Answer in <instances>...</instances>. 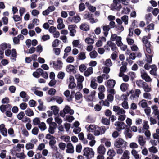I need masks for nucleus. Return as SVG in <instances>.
<instances>
[{"label":"nucleus","instance_id":"f257e3e1","mask_svg":"<svg viewBox=\"0 0 159 159\" xmlns=\"http://www.w3.org/2000/svg\"><path fill=\"white\" fill-rule=\"evenodd\" d=\"M113 110L116 112L118 115H120L118 119H125L126 118V115L124 114L125 111L122 108H120V107L118 106H114L113 107Z\"/></svg>","mask_w":159,"mask_h":159},{"label":"nucleus","instance_id":"f03ea898","mask_svg":"<svg viewBox=\"0 0 159 159\" xmlns=\"http://www.w3.org/2000/svg\"><path fill=\"white\" fill-rule=\"evenodd\" d=\"M127 144V142L121 138L117 139L114 143V145L116 147L120 148H125Z\"/></svg>","mask_w":159,"mask_h":159},{"label":"nucleus","instance_id":"7ed1b4c3","mask_svg":"<svg viewBox=\"0 0 159 159\" xmlns=\"http://www.w3.org/2000/svg\"><path fill=\"white\" fill-rule=\"evenodd\" d=\"M83 155L85 156L87 159H91L93 157L94 152L93 149L89 147L85 148L83 150Z\"/></svg>","mask_w":159,"mask_h":159},{"label":"nucleus","instance_id":"20e7f679","mask_svg":"<svg viewBox=\"0 0 159 159\" xmlns=\"http://www.w3.org/2000/svg\"><path fill=\"white\" fill-rule=\"evenodd\" d=\"M63 110L66 114L69 113L70 114V115L67 114L66 115L65 119H75V118L71 115L74 114V111L73 110L71 109L69 106L68 105L66 106Z\"/></svg>","mask_w":159,"mask_h":159},{"label":"nucleus","instance_id":"39448f33","mask_svg":"<svg viewBox=\"0 0 159 159\" xmlns=\"http://www.w3.org/2000/svg\"><path fill=\"white\" fill-rule=\"evenodd\" d=\"M110 47L113 51L116 50L117 48L116 44L111 41H108L107 44L104 46L105 49L108 51L110 50Z\"/></svg>","mask_w":159,"mask_h":159},{"label":"nucleus","instance_id":"423d86ee","mask_svg":"<svg viewBox=\"0 0 159 159\" xmlns=\"http://www.w3.org/2000/svg\"><path fill=\"white\" fill-rule=\"evenodd\" d=\"M51 109L52 111L53 114L54 115V119H61L59 118V109L57 106H52L51 107Z\"/></svg>","mask_w":159,"mask_h":159},{"label":"nucleus","instance_id":"0eeeda50","mask_svg":"<svg viewBox=\"0 0 159 159\" xmlns=\"http://www.w3.org/2000/svg\"><path fill=\"white\" fill-rule=\"evenodd\" d=\"M111 7L113 9L120 10L122 7L120 0H113Z\"/></svg>","mask_w":159,"mask_h":159},{"label":"nucleus","instance_id":"6e6552de","mask_svg":"<svg viewBox=\"0 0 159 159\" xmlns=\"http://www.w3.org/2000/svg\"><path fill=\"white\" fill-rule=\"evenodd\" d=\"M45 138L47 139L50 140L49 142V144L50 146L54 145L56 143V141L55 139V137L52 135L50 134H47Z\"/></svg>","mask_w":159,"mask_h":159},{"label":"nucleus","instance_id":"1a4fd4ad","mask_svg":"<svg viewBox=\"0 0 159 159\" xmlns=\"http://www.w3.org/2000/svg\"><path fill=\"white\" fill-rule=\"evenodd\" d=\"M106 130V129L104 126L99 127L97 126L94 132V134L96 136H98L100 134H102L104 133Z\"/></svg>","mask_w":159,"mask_h":159},{"label":"nucleus","instance_id":"9d476101","mask_svg":"<svg viewBox=\"0 0 159 159\" xmlns=\"http://www.w3.org/2000/svg\"><path fill=\"white\" fill-rule=\"evenodd\" d=\"M53 68L56 70H60L62 67V63L59 58L57 59L56 62L53 61Z\"/></svg>","mask_w":159,"mask_h":159},{"label":"nucleus","instance_id":"9b49d317","mask_svg":"<svg viewBox=\"0 0 159 159\" xmlns=\"http://www.w3.org/2000/svg\"><path fill=\"white\" fill-rule=\"evenodd\" d=\"M141 77L142 78L145 80L147 82H150L152 80L151 78L149 76L147 73L145 72L143 69H141L140 70Z\"/></svg>","mask_w":159,"mask_h":159},{"label":"nucleus","instance_id":"f8f14e48","mask_svg":"<svg viewBox=\"0 0 159 159\" xmlns=\"http://www.w3.org/2000/svg\"><path fill=\"white\" fill-rule=\"evenodd\" d=\"M115 125L117 126L116 129L118 131H120L121 129H124L125 127L127 126L126 124L122 121L116 122L115 123Z\"/></svg>","mask_w":159,"mask_h":159},{"label":"nucleus","instance_id":"ddd939ff","mask_svg":"<svg viewBox=\"0 0 159 159\" xmlns=\"http://www.w3.org/2000/svg\"><path fill=\"white\" fill-rule=\"evenodd\" d=\"M77 26L75 25H71L68 26V29L70 30V34L71 36H74L76 33L75 28Z\"/></svg>","mask_w":159,"mask_h":159},{"label":"nucleus","instance_id":"4468645a","mask_svg":"<svg viewBox=\"0 0 159 159\" xmlns=\"http://www.w3.org/2000/svg\"><path fill=\"white\" fill-rule=\"evenodd\" d=\"M68 20L71 22L77 23L79 22L81 20V18L79 16H74L72 17H69Z\"/></svg>","mask_w":159,"mask_h":159},{"label":"nucleus","instance_id":"2eb2a0df","mask_svg":"<svg viewBox=\"0 0 159 159\" xmlns=\"http://www.w3.org/2000/svg\"><path fill=\"white\" fill-rule=\"evenodd\" d=\"M116 84L115 81L112 79H110L108 80L107 82V83L105 84L106 86L109 89L113 88Z\"/></svg>","mask_w":159,"mask_h":159},{"label":"nucleus","instance_id":"dca6fc26","mask_svg":"<svg viewBox=\"0 0 159 159\" xmlns=\"http://www.w3.org/2000/svg\"><path fill=\"white\" fill-rule=\"evenodd\" d=\"M67 149L66 150V152L68 153H73L74 152V147L72 144L71 143H68L66 145Z\"/></svg>","mask_w":159,"mask_h":159},{"label":"nucleus","instance_id":"f3484780","mask_svg":"<svg viewBox=\"0 0 159 159\" xmlns=\"http://www.w3.org/2000/svg\"><path fill=\"white\" fill-rule=\"evenodd\" d=\"M20 96L23 98V101L24 102H27L30 98L29 96L25 91L21 92L20 94Z\"/></svg>","mask_w":159,"mask_h":159},{"label":"nucleus","instance_id":"a211bd4d","mask_svg":"<svg viewBox=\"0 0 159 159\" xmlns=\"http://www.w3.org/2000/svg\"><path fill=\"white\" fill-rule=\"evenodd\" d=\"M152 109L153 110L152 114L155 116H157L158 119H159V110H158V107L156 105L151 107Z\"/></svg>","mask_w":159,"mask_h":159},{"label":"nucleus","instance_id":"6ab92c4d","mask_svg":"<svg viewBox=\"0 0 159 159\" xmlns=\"http://www.w3.org/2000/svg\"><path fill=\"white\" fill-rule=\"evenodd\" d=\"M95 93L96 92L94 90L91 92L89 95L85 97L87 100L88 101H92L95 98Z\"/></svg>","mask_w":159,"mask_h":159},{"label":"nucleus","instance_id":"aec40b11","mask_svg":"<svg viewBox=\"0 0 159 159\" xmlns=\"http://www.w3.org/2000/svg\"><path fill=\"white\" fill-rule=\"evenodd\" d=\"M75 99L76 101L78 103H81L82 99L83 97V95L82 93L80 92H77L75 95Z\"/></svg>","mask_w":159,"mask_h":159},{"label":"nucleus","instance_id":"412c9836","mask_svg":"<svg viewBox=\"0 0 159 159\" xmlns=\"http://www.w3.org/2000/svg\"><path fill=\"white\" fill-rule=\"evenodd\" d=\"M151 70L150 71L151 74L153 75L155 77L157 76V68L155 65H152Z\"/></svg>","mask_w":159,"mask_h":159},{"label":"nucleus","instance_id":"4be33fe9","mask_svg":"<svg viewBox=\"0 0 159 159\" xmlns=\"http://www.w3.org/2000/svg\"><path fill=\"white\" fill-rule=\"evenodd\" d=\"M101 28L103 29V34L104 35L107 37L108 34V31L111 29L110 26L103 25L101 26Z\"/></svg>","mask_w":159,"mask_h":159},{"label":"nucleus","instance_id":"5701e85b","mask_svg":"<svg viewBox=\"0 0 159 159\" xmlns=\"http://www.w3.org/2000/svg\"><path fill=\"white\" fill-rule=\"evenodd\" d=\"M66 70L68 72L71 73L72 72L75 73V70L74 66L71 64L68 65L66 68Z\"/></svg>","mask_w":159,"mask_h":159},{"label":"nucleus","instance_id":"b1692460","mask_svg":"<svg viewBox=\"0 0 159 159\" xmlns=\"http://www.w3.org/2000/svg\"><path fill=\"white\" fill-rule=\"evenodd\" d=\"M11 59L12 61H14L16 60V58L17 57L16 51L15 49H13L11 52Z\"/></svg>","mask_w":159,"mask_h":159},{"label":"nucleus","instance_id":"393cba45","mask_svg":"<svg viewBox=\"0 0 159 159\" xmlns=\"http://www.w3.org/2000/svg\"><path fill=\"white\" fill-rule=\"evenodd\" d=\"M97 151L100 154L103 155L105 152V148L103 145H101L97 148Z\"/></svg>","mask_w":159,"mask_h":159},{"label":"nucleus","instance_id":"a878e982","mask_svg":"<svg viewBox=\"0 0 159 159\" xmlns=\"http://www.w3.org/2000/svg\"><path fill=\"white\" fill-rule=\"evenodd\" d=\"M80 29L83 31H87L89 29V25L86 23H82L80 26Z\"/></svg>","mask_w":159,"mask_h":159},{"label":"nucleus","instance_id":"bb28decb","mask_svg":"<svg viewBox=\"0 0 159 159\" xmlns=\"http://www.w3.org/2000/svg\"><path fill=\"white\" fill-rule=\"evenodd\" d=\"M93 73V69L92 67H89L88 68L87 70L84 73V75L86 77L89 76Z\"/></svg>","mask_w":159,"mask_h":159},{"label":"nucleus","instance_id":"cd10ccee","mask_svg":"<svg viewBox=\"0 0 159 159\" xmlns=\"http://www.w3.org/2000/svg\"><path fill=\"white\" fill-rule=\"evenodd\" d=\"M11 48V45L6 43H3L0 45V48L4 51L6 48Z\"/></svg>","mask_w":159,"mask_h":159},{"label":"nucleus","instance_id":"c85d7f7f","mask_svg":"<svg viewBox=\"0 0 159 159\" xmlns=\"http://www.w3.org/2000/svg\"><path fill=\"white\" fill-rule=\"evenodd\" d=\"M139 106L143 108H145L147 107L148 106L147 103V100L144 99L140 101L138 104Z\"/></svg>","mask_w":159,"mask_h":159},{"label":"nucleus","instance_id":"c756f323","mask_svg":"<svg viewBox=\"0 0 159 159\" xmlns=\"http://www.w3.org/2000/svg\"><path fill=\"white\" fill-rule=\"evenodd\" d=\"M105 115L107 116H110V117L109 118V119H110V118H111V119H115V118H116V117L113 115H111V114L112 113L111 111H110L109 109H107L106 110L105 112Z\"/></svg>","mask_w":159,"mask_h":159},{"label":"nucleus","instance_id":"7c9ffc66","mask_svg":"<svg viewBox=\"0 0 159 159\" xmlns=\"http://www.w3.org/2000/svg\"><path fill=\"white\" fill-rule=\"evenodd\" d=\"M146 83L144 82L142 80H139L136 81V84L137 85L139 88H142L144 86L145 84Z\"/></svg>","mask_w":159,"mask_h":159},{"label":"nucleus","instance_id":"2f4dec72","mask_svg":"<svg viewBox=\"0 0 159 159\" xmlns=\"http://www.w3.org/2000/svg\"><path fill=\"white\" fill-rule=\"evenodd\" d=\"M24 147V144L19 143L16 146L14 147V151L15 152H20L21 150V148H23Z\"/></svg>","mask_w":159,"mask_h":159},{"label":"nucleus","instance_id":"473e14b6","mask_svg":"<svg viewBox=\"0 0 159 159\" xmlns=\"http://www.w3.org/2000/svg\"><path fill=\"white\" fill-rule=\"evenodd\" d=\"M129 86V84H128L126 83H123L121 84L120 85V89L122 91L125 92L128 89Z\"/></svg>","mask_w":159,"mask_h":159},{"label":"nucleus","instance_id":"72a5a7b5","mask_svg":"<svg viewBox=\"0 0 159 159\" xmlns=\"http://www.w3.org/2000/svg\"><path fill=\"white\" fill-rule=\"evenodd\" d=\"M78 58L81 60H84L86 59V56L85 55V52H81L78 55Z\"/></svg>","mask_w":159,"mask_h":159},{"label":"nucleus","instance_id":"f704fd0d","mask_svg":"<svg viewBox=\"0 0 159 159\" xmlns=\"http://www.w3.org/2000/svg\"><path fill=\"white\" fill-rule=\"evenodd\" d=\"M122 65H123L120 68V71L121 72H125L126 69V65L127 63L126 62H124L123 61L122 62Z\"/></svg>","mask_w":159,"mask_h":159},{"label":"nucleus","instance_id":"c9c22d12","mask_svg":"<svg viewBox=\"0 0 159 159\" xmlns=\"http://www.w3.org/2000/svg\"><path fill=\"white\" fill-rule=\"evenodd\" d=\"M129 152L128 150H125L123 153L121 159H129Z\"/></svg>","mask_w":159,"mask_h":159},{"label":"nucleus","instance_id":"e433bc0d","mask_svg":"<svg viewBox=\"0 0 159 159\" xmlns=\"http://www.w3.org/2000/svg\"><path fill=\"white\" fill-rule=\"evenodd\" d=\"M96 80L95 79H93L91 81L90 86L91 88L93 89H96L98 84L97 83L95 82Z\"/></svg>","mask_w":159,"mask_h":159},{"label":"nucleus","instance_id":"4c0bfd02","mask_svg":"<svg viewBox=\"0 0 159 159\" xmlns=\"http://www.w3.org/2000/svg\"><path fill=\"white\" fill-rule=\"evenodd\" d=\"M25 113L27 116H32L34 114L33 110L30 108H28L25 110Z\"/></svg>","mask_w":159,"mask_h":159},{"label":"nucleus","instance_id":"58836bf2","mask_svg":"<svg viewBox=\"0 0 159 159\" xmlns=\"http://www.w3.org/2000/svg\"><path fill=\"white\" fill-rule=\"evenodd\" d=\"M76 77L77 80V83H82L84 80V77L82 75H76Z\"/></svg>","mask_w":159,"mask_h":159},{"label":"nucleus","instance_id":"ea45409f","mask_svg":"<svg viewBox=\"0 0 159 159\" xmlns=\"http://www.w3.org/2000/svg\"><path fill=\"white\" fill-rule=\"evenodd\" d=\"M15 156L18 158L20 159H24L26 157V156L24 152L16 153Z\"/></svg>","mask_w":159,"mask_h":159},{"label":"nucleus","instance_id":"a19ab883","mask_svg":"<svg viewBox=\"0 0 159 159\" xmlns=\"http://www.w3.org/2000/svg\"><path fill=\"white\" fill-rule=\"evenodd\" d=\"M121 19L125 25H127L128 23V16L127 15H124L121 17Z\"/></svg>","mask_w":159,"mask_h":159},{"label":"nucleus","instance_id":"79ce46f5","mask_svg":"<svg viewBox=\"0 0 159 159\" xmlns=\"http://www.w3.org/2000/svg\"><path fill=\"white\" fill-rule=\"evenodd\" d=\"M154 24L153 23H151L145 28V30L146 31H148L150 30H153L154 29Z\"/></svg>","mask_w":159,"mask_h":159},{"label":"nucleus","instance_id":"37998d69","mask_svg":"<svg viewBox=\"0 0 159 159\" xmlns=\"http://www.w3.org/2000/svg\"><path fill=\"white\" fill-rule=\"evenodd\" d=\"M146 60L147 62L148 63H151L152 62V55H149L146 54Z\"/></svg>","mask_w":159,"mask_h":159},{"label":"nucleus","instance_id":"c03bdc74","mask_svg":"<svg viewBox=\"0 0 159 159\" xmlns=\"http://www.w3.org/2000/svg\"><path fill=\"white\" fill-rule=\"evenodd\" d=\"M35 159H40L42 158V159H46L40 153H37L36 154L34 155Z\"/></svg>","mask_w":159,"mask_h":159},{"label":"nucleus","instance_id":"a18cd8bd","mask_svg":"<svg viewBox=\"0 0 159 159\" xmlns=\"http://www.w3.org/2000/svg\"><path fill=\"white\" fill-rule=\"evenodd\" d=\"M38 127L41 130L43 131L45 130L46 128L45 124L44 123L42 122L39 125Z\"/></svg>","mask_w":159,"mask_h":159},{"label":"nucleus","instance_id":"49530a36","mask_svg":"<svg viewBox=\"0 0 159 159\" xmlns=\"http://www.w3.org/2000/svg\"><path fill=\"white\" fill-rule=\"evenodd\" d=\"M86 43L89 44H92L94 43V40L89 37L86 38L85 39Z\"/></svg>","mask_w":159,"mask_h":159},{"label":"nucleus","instance_id":"de8ad7c7","mask_svg":"<svg viewBox=\"0 0 159 159\" xmlns=\"http://www.w3.org/2000/svg\"><path fill=\"white\" fill-rule=\"evenodd\" d=\"M98 55L97 52L95 51H93L91 52L89 54V55L91 58L94 59Z\"/></svg>","mask_w":159,"mask_h":159},{"label":"nucleus","instance_id":"09e8293b","mask_svg":"<svg viewBox=\"0 0 159 159\" xmlns=\"http://www.w3.org/2000/svg\"><path fill=\"white\" fill-rule=\"evenodd\" d=\"M143 88L144 90L146 92H150L151 90V88L148 85L147 83L145 84Z\"/></svg>","mask_w":159,"mask_h":159},{"label":"nucleus","instance_id":"8fccbe9b","mask_svg":"<svg viewBox=\"0 0 159 159\" xmlns=\"http://www.w3.org/2000/svg\"><path fill=\"white\" fill-rule=\"evenodd\" d=\"M34 145L31 143H27L25 146L27 150L32 149L34 147Z\"/></svg>","mask_w":159,"mask_h":159},{"label":"nucleus","instance_id":"3c124183","mask_svg":"<svg viewBox=\"0 0 159 159\" xmlns=\"http://www.w3.org/2000/svg\"><path fill=\"white\" fill-rule=\"evenodd\" d=\"M121 37L120 36L118 37L117 39L116 40V43L118 47L120 46L123 43L121 41Z\"/></svg>","mask_w":159,"mask_h":159},{"label":"nucleus","instance_id":"603ef678","mask_svg":"<svg viewBox=\"0 0 159 159\" xmlns=\"http://www.w3.org/2000/svg\"><path fill=\"white\" fill-rule=\"evenodd\" d=\"M130 11V9L127 7H124L123 8L122 11V13L125 14H128L129 13Z\"/></svg>","mask_w":159,"mask_h":159},{"label":"nucleus","instance_id":"864d4df0","mask_svg":"<svg viewBox=\"0 0 159 159\" xmlns=\"http://www.w3.org/2000/svg\"><path fill=\"white\" fill-rule=\"evenodd\" d=\"M99 103L100 105H103L107 107H109L110 105V103L107 100H106L104 101L102 100L100 101L99 102Z\"/></svg>","mask_w":159,"mask_h":159},{"label":"nucleus","instance_id":"5fc2aeb1","mask_svg":"<svg viewBox=\"0 0 159 159\" xmlns=\"http://www.w3.org/2000/svg\"><path fill=\"white\" fill-rule=\"evenodd\" d=\"M142 41L143 44H145V46L148 45V44H150L148 42V39L147 36H144L142 39Z\"/></svg>","mask_w":159,"mask_h":159},{"label":"nucleus","instance_id":"6e6d98bb","mask_svg":"<svg viewBox=\"0 0 159 159\" xmlns=\"http://www.w3.org/2000/svg\"><path fill=\"white\" fill-rule=\"evenodd\" d=\"M85 9V6L84 4L83 3H81L79 6V9L80 12L83 11Z\"/></svg>","mask_w":159,"mask_h":159},{"label":"nucleus","instance_id":"4d7b16f0","mask_svg":"<svg viewBox=\"0 0 159 159\" xmlns=\"http://www.w3.org/2000/svg\"><path fill=\"white\" fill-rule=\"evenodd\" d=\"M56 92V90L54 88H51L48 91V94L52 96L54 95Z\"/></svg>","mask_w":159,"mask_h":159},{"label":"nucleus","instance_id":"13d9d810","mask_svg":"<svg viewBox=\"0 0 159 159\" xmlns=\"http://www.w3.org/2000/svg\"><path fill=\"white\" fill-rule=\"evenodd\" d=\"M55 100L57 103L60 104L63 102V100L61 97L57 96H55Z\"/></svg>","mask_w":159,"mask_h":159},{"label":"nucleus","instance_id":"bf43d9fd","mask_svg":"<svg viewBox=\"0 0 159 159\" xmlns=\"http://www.w3.org/2000/svg\"><path fill=\"white\" fill-rule=\"evenodd\" d=\"M149 151L151 152L156 153L157 152V149L156 147L152 146L149 148Z\"/></svg>","mask_w":159,"mask_h":159},{"label":"nucleus","instance_id":"052dcab7","mask_svg":"<svg viewBox=\"0 0 159 159\" xmlns=\"http://www.w3.org/2000/svg\"><path fill=\"white\" fill-rule=\"evenodd\" d=\"M66 146V144L62 142H61L58 145L60 149L62 150H64L65 149Z\"/></svg>","mask_w":159,"mask_h":159},{"label":"nucleus","instance_id":"680f3d73","mask_svg":"<svg viewBox=\"0 0 159 159\" xmlns=\"http://www.w3.org/2000/svg\"><path fill=\"white\" fill-rule=\"evenodd\" d=\"M105 65L108 66H111L112 63L111 59H107L105 62Z\"/></svg>","mask_w":159,"mask_h":159},{"label":"nucleus","instance_id":"e2e57ef3","mask_svg":"<svg viewBox=\"0 0 159 159\" xmlns=\"http://www.w3.org/2000/svg\"><path fill=\"white\" fill-rule=\"evenodd\" d=\"M60 41L57 39L54 40L52 43V45L53 47H57Z\"/></svg>","mask_w":159,"mask_h":159},{"label":"nucleus","instance_id":"0e129e2a","mask_svg":"<svg viewBox=\"0 0 159 159\" xmlns=\"http://www.w3.org/2000/svg\"><path fill=\"white\" fill-rule=\"evenodd\" d=\"M80 41L79 40H74L72 42V44L74 47H76L79 45Z\"/></svg>","mask_w":159,"mask_h":159},{"label":"nucleus","instance_id":"69168bd1","mask_svg":"<svg viewBox=\"0 0 159 159\" xmlns=\"http://www.w3.org/2000/svg\"><path fill=\"white\" fill-rule=\"evenodd\" d=\"M99 93H104L105 91V88L103 85L99 86L98 88Z\"/></svg>","mask_w":159,"mask_h":159},{"label":"nucleus","instance_id":"338daca9","mask_svg":"<svg viewBox=\"0 0 159 159\" xmlns=\"http://www.w3.org/2000/svg\"><path fill=\"white\" fill-rule=\"evenodd\" d=\"M151 14L149 13L148 14L146 15L145 17L146 20H147V22L148 23L151 20Z\"/></svg>","mask_w":159,"mask_h":159},{"label":"nucleus","instance_id":"774afa93","mask_svg":"<svg viewBox=\"0 0 159 159\" xmlns=\"http://www.w3.org/2000/svg\"><path fill=\"white\" fill-rule=\"evenodd\" d=\"M86 68V66L84 64H81L79 66L80 70L81 72H83L85 70Z\"/></svg>","mask_w":159,"mask_h":159}]
</instances>
